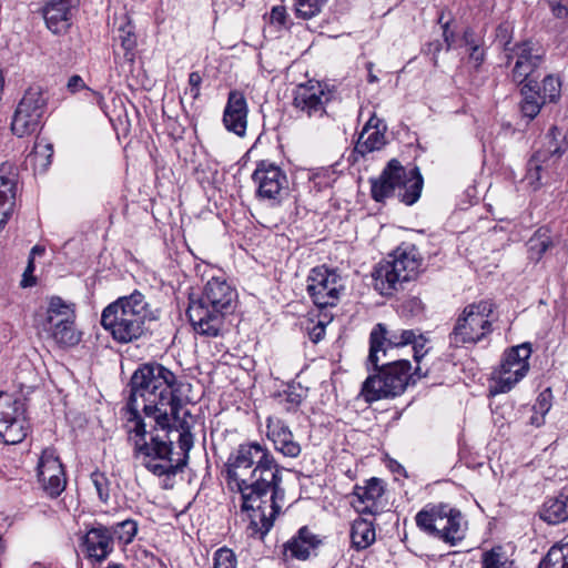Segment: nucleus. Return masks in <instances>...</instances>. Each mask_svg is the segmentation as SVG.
<instances>
[{"mask_svg":"<svg viewBox=\"0 0 568 568\" xmlns=\"http://www.w3.org/2000/svg\"><path fill=\"white\" fill-rule=\"evenodd\" d=\"M183 384L159 363L142 364L130 379L125 429L133 457L155 476H175L194 446L191 425L179 396Z\"/></svg>","mask_w":568,"mask_h":568,"instance_id":"obj_1","label":"nucleus"},{"mask_svg":"<svg viewBox=\"0 0 568 568\" xmlns=\"http://www.w3.org/2000/svg\"><path fill=\"white\" fill-rule=\"evenodd\" d=\"M227 485L241 494V509L247 514L250 537L263 539L282 509L285 491L282 468L266 446L244 443L225 464Z\"/></svg>","mask_w":568,"mask_h":568,"instance_id":"obj_2","label":"nucleus"},{"mask_svg":"<svg viewBox=\"0 0 568 568\" xmlns=\"http://www.w3.org/2000/svg\"><path fill=\"white\" fill-rule=\"evenodd\" d=\"M236 291L220 277H212L196 300H191L186 310L189 321L196 334L216 337L224 329L225 318L235 310Z\"/></svg>","mask_w":568,"mask_h":568,"instance_id":"obj_3","label":"nucleus"},{"mask_svg":"<svg viewBox=\"0 0 568 568\" xmlns=\"http://www.w3.org/2000/svg\"><path fill=\"white\" fill-rule=\"evenodd\" d=\"M158 318L144 294L133 291L110 303L101 314L102 327L121 344L140 339L148 332L146 322Z\"/></svg>","mask_w":568,"mask_h":568,"instance_id":"obj_4","label":"nucleus"},{"mask_svg":"<svg viewBox=\"0 0 568 568\" xmlns=\"http://www.w3.org/2000/svg\"><path fill=\"white\" fill-rule=\"evenodd\" d=\"M422 266V258L414 245L399 246L374 270V286L382 295H392L403 284L414 280Z\"/></svg>","mask_w":568,"mask_h":568,"instance_id":"obj_5","label":"nucleus"},{"mask_svg":"<svg viewBox=\"0 0 568 568\" xmlns=\"http://www.w3.org/2000/svg\"><path fill=\"white\" fill-rule=\"evenodd\" d=\"M423 176L417 166L406 170L399 161L393 159L377 180L372 181V196L382 202L397 192L400 202L413 205L423 190Z\"/></svg>","mask_w":568,"mask_h":568,"instance_id":"obj_6","label":"nucleus"},{"mask_svg":"<svg viewBox=\"0 0 568 568\" xmlns=\"http://www.w3.org/2000/svg\"><path fill=\"white\" fill-rule=\"evenodd\" d=\"M494 308L495 305L490 301L467 305L449 333V346L458 348L481 342L493 332L490 317Z\"/></svg>","mask_w":568,"mask_h":568,"instance_id":"obj_7","label":"nucleus"},{"mask_svg":"<svg viewBox=\"0 0 568 568\" xmlns=\"http://www.w3.org/2000/svg\"><path fill=\"white\" fill-rule=\"evenodd\" d=\"M408 371L410 363L407 359L377 365V373L363 383L361 395L367 403L400 395L409 384Z\"/></svg>","mask_w":568,"mask_h":568,"instance_id":"obj_8","label":"nucleus"},{"mask_svg":"<svg viewBox=\"0 0 568 568\" xmlns=\"http://www.w3.org/2000/svg\"><path fill=\"white\" fill-rule=\"evenodd\" d=\"M416 525L445 542L456 545L465 537V523L459 510L439 505L417 513Z\"/></svg>","mask_w":568,"mask_h":568,"instance_id":"obj_9","label":"nucleus"},{"mask_svg":"<svg viewBox=\"0 0 568 568\" xmlns=\"http://www.w3.org/2000/svg\"><path fill=\"white\" fill-rule=\"evenodd\" d=\"M546 50L532 40L514 44L505 59V67H511L508 74L513 83L519 85L526 81H535L532 75L545 62Z\"/></svg>","mask_w":568,"mask_h":568,"instance_id":"obj_10","label":"nucleus"},{"mask_svg":"<svg viewBox=\"0 0 568 568\" xmlns=\"http://www.w3.org/2000/svg\"><path fill=\"white\" fill-rule=\"evenodd\" d=\"M47 110V97L41 87H30L18 103L11 122L13 134L23 138L37 132Z\"/></svg>","mask_w":568,"mask_h":568,"instance_id":"obj_11","label":"nucleus"},{"mask_svg":"<svg viewBox=\"0 0 568 568\" xmlns=\"http://www.w3.org/2000/svg\"><path fill=\"white\" fill-rule=\"evenodd\" d=\"M333 98L334 91L326 83L310 80L295 87L292 105L298 116L318 120L327 114Z\"/></svg>","mask_w":568,"mask_h":568,"instance_id":"obj_12","label":"nucleus"},{"mask_svg":"<svg viewBox=\"0 0 568 568\" xmlns=\"http://www.w3.org/2000/svg\"><path fill=\"white\" fill-rule=\"evenodd\" d=\"M28 430L23 403L0 392V438L7 445H16L27 437Z\"/></svg>","mask_w":568,"mask_h":568,"instance_id":"obj_13","label":"nucleus"},{"mask_svg":"<svg viewBox=\"0 0 568 568\" xmlns=\"http://www.w3.org/2000/svg\"><path fill=\"white\" fill-rule=\"evenodd\" d=\"M343 288L342 277L324 265L312 268L307 276L306 291L320 308L335 306Z\"/></svg>","mask_w":568,"mask_h":568,"instance_id":"obj_14","label":"nucleus"},{"mask_svg":"<svg viewBox=\"0 0 568 568\" xmlns=\"http://www.w3.org/2000/svg\"><path fill=\"white\" fill-rule=\"evenodd\" d=\"M530 355L529 343L513 346L505 352L497 376L496 390L498 393L509 392L527 375Z\"/></svg>","mask_w":568,"mask_h":568,"instance_id":"obj_15","label":"nucleus"},{"mask_svg":"<svg viewBox=\"0 0 568 568\" xmlns=\"http://www.w3.org/2000/svg\"><path fill=\"white\" fill-rule=\"evenodd\" d=\"M257 185L256 195L262 200L280 204L286 194L288 180L286 173L276 164L261 161L252 174Z\"/></svg>","mask_w":568,"mask_h":568,"instance_id":"obj_16","label":"nucleus"},{"mask_svg":"<svg viewBox=\"0 0 568 568\" xmlns=\"http://www.w3.org/2000/svg\"><path fill=\"white\" fill-rule=\"evenodd\" d=\"M38 477L43 490L52 498L65 489L64 469L53 448H45L42 452L38 463Z\"/></svg>","mask_w":568,"mask_h":568,"instance_id":"obj_17","label":"nucleus"},{"mask_svg":"<svg viewBox=\"0 0 568 568\" xmlns=\"http://www.w3.org/2000/svg\"><path fill=\"white\" fill-rule=\"evenodd\" d=\"M80 546L88 559L102 562L114 550V537L108 526L95 521L81 538Z\"/></svg>","mask_w":568,"mask_h":568,"instance_id":"obj_18","label":"nucleus"},{"mask_svg":"<svg viewBox=\"0 0 568 568\" xmlns=\"http://www.w3.org/2000/svg\"><path fill=\"white\" fill-rule=\"evenodd\" d=\"M386 334V327L383 324H377L369 336L368 362L376 367L379 362L378 353L382 352L384 356L386 355V348L383 347L385 342L392 347H398L412 344L417 337L416 332L413 329L393 331L388 336Z\"/></svg>","mask_w":568,"mask_h":568,"instance_id":"obj_19","label":"nucleus"},{"mask_svg":"<svg viewBox=\"0 0 568 568\" xmlns=\"http://www.w3.org/2000/svg\"><path fill=\"white\" fill-rule=\"evenodd\" d=\"M247 113L248 108L244 94L237 90L230 91L223 112V123L226 130L243 136L247 126Z\"/></svg>","mask_w":568,"mask_h":568,"instance_id":"obj_20","label":"nucleus"},{"mask_svg":"<svg viewBox=\"0 0 568 568\" xmlns=\"http://www.w3.org/2000/svg\"><path fill=\"white\" fill-rule=\"evenodd\" d=\"M75 321V311L72 303H68L60 296H52L49 300L45 313L37 316V327L40 332L45 333L64 323H73Z\"/></svg>","mask_w":568,"mask_h":568,"instance_id":"obj_21","label":"nucleus"},{"mask_svg":"<svg viewBox=\"0 0 568 568\" xmlns=\"http://www.w3.org/2000/svg\"><path fill=\"white\" fill-rule=\"evenodd\" d=\"M80 0H50L43 8V18L49 30L54 34L68 31L71 26L72 11Z\"/></svg>","mask_w":568,"mask_h":568,"instance_id":"obj_22","label":"nucleus"},{"mask_svg":"<svg viewBox=\"0 0 568 568\" xmlns=\"http://www.w3.org/2000/svg\"><path fill=\"white\" fill-rule=\"evenodd\" d=\"M267 438L273 443L276 452L284 457L296 458L301 455L302 447L294 439L290 427L278 418H267Z\"/></svg>","mask_w":568,"mask_h":568,"instance_id":"obj_23","label":"nucleus"},{"mask_svg":"<svg viewBox=\"0 0 568 568\" xmlns=\"http://www.w3.org/2000/svg\"><path fill=\"white\" fill-rule=\"evenodd\" d=\"M384 494V488L377 478H372L366 486H356L353 501L355 509L361 514L375 515L378 513V499Z\"/></svg>","mask_w":568,"mask_h":568,"instance_id":"obj_24","label":"nucleus"},{"mask_svg":"<svg viewBox=\"0 0 568 568\" xmlns=\"http://www.w3.org/2000/svg\"><path fill=\"white\" fill-rule=\"evenodd\" d=\"M320 544L321 540L317 536L312 534L307 527H302L297 535L284 545V551L285 554L288 552L293 558L305 560Z\"/></svg>","mask_w":568,"mask_h":568,"instance_id":"obj_25","label":"nucleus"},{"mask_svg":"<svg viewBox=\"0 0 568 568\" xmlns=\"http://www.w3.org/2000/svg\"><path fill=\"white\" fill-rule=\"evenodd\" d=\"M540 518L550 524L557 525L568 519V494H559L556 497L547 498L539 511Z\"/></svg>","mask_w":568,"mask_h":568,"instance_id":"obj_26","label":"nucleus"},{"mask_svg":"<svg viewBox=\"0 0 568 568\" xmlns=\"http://www.w3.org/2000/svg\"><path fill=\"white\" fill-rule=\"evenodd\" d=\"M375 120L374 116L368 120L355 145V151L362 155L379 150L385 144L384 134L376 128V124L373 125Z\"/></svg>","mask_w":568,"mask_h":568,"instance_id":"obj_27","label":"nucleus"},{"mask_svg":"<svg viewBox=\"0 0 568 568\" xmlns=\"http://www.w3.org/2000/svg\"><path fill=\"white\" fill-rule=\"evenodd\" d=\"M351 540L357 550L366 549L375 540V529L372 521L358 518L355 519L351 528Z\"/></svg>","mask_w":568,"mask_h":568,"instance_id":"obj_28","label":"nucleus"},{"mask_svg":"<svg viewBox=\"0 0 568 568\" xmlns=\"http://www.w3.org/2000/svg\"><path fill=\"white\" fill-rule=\"evenodd\" d=\"M306 396L307 388L301 384H288L285 389L275 395V398L286 412H295Z\"/></svg>","mask_w":568,"mask_h":568,"instance_id":"obj_29","label":"nucleus"},{"mask_svg":"<svg viewBox=\"0 0 568 568\" xmlns=\"http://www.w3.org/2000/svg\"><path fill=\"white\" fill-rule=\"evenodd\" d=\"M44 334L59 347H72L81 341V333L77 331L74 322L59 325Z\"/></svg>","mask_w":568,"mask_h":568,"instance_id":"obj_30","label":"nucleus"},{"mask_svg":"<svg viewBox=\"0 0 568 568\" xmlns=\"http://www.w3.org/2000/svg\"><path fill=\"white\" fill-rule=\"evenodd\" d=\"M17 168L9 162L0 164V197L16 199L17 191Z\"/></svg>","mask_w":568,"mask_h":568,"instance_id":"obj_31","label":"nucleus"},{"mask_svg":"<svg viewBox=\"0 0 568 568\" xmlns=\"http://www.w3.org/2000/svg\"><path fill=\"white\" fill-rule=\"evenodd\" d=\"M109 529L112 531L114 542L126 546L131 544L138 534L139 526L134 519L126 518L122 521L115 523Z\"/></svg>","mask_w":568,"mask_h":568,"instance_id":"obj_32","label":"nucleus"},{"mask_svg":"<svg viewBox=\"0 0 568 568\" xmlns=\"http://www.w3.org/2000/svg\"><path fill=\"white\" fill-rule=\"evenodd\" d=\"M116 40L120 41V44L124 50L125 60L132 62L134 60V50L138 41L135 28L130 21H126L124 24L119 27Z\"/></svg>","mask_w":568,"mask_h":568,"instance_id":"obj_33","label":"nucleus"},{"mask_svg":"<svg viewBox=\"0 0 568 568\" xmlns=\"http://www.w3.org/2000/svg\"><path fill=\"white\" fill-rule=\"evenodd\" d=\"M538 568H568V542L554 545Z\"/></svg>","mask_w":568,"mask_h":568,"instance_id":"obj_34","label":"nucleus"},{"mask_svg":"<svg viewBox=\"0 0 568 568\" xmlns=\"http://www.w3.org/2000/svg\"><path fill=\"white\" fill-rule=\"evenodd\" d=\"M514 37V24L509 21H504L499 23L495 30V44L498 49L503 51V57L505 58L508 52L514 48L513 42Z\"/></svg>","mask_w":568,"mask_h":568,"instance_id":"obj_35","label":"nucleus"},{"mask_svg":"<svg viewBox=\"0 0 568 568\" xmlns=\"http://www.w3.org/2000/svg\"><path fill=\"white\" fill-rule=\"evenodd\" d=\"M544 163H547V153L544 151H536L528 162L526 180L534 189L540 184Z\"/></svg>","mask_w":568,"mask_h":568,"instance_id":"obj_36","label":"nucleus"},{"mask_svg":"<svg viewBox=\"0 0 568 568\" xmlns=\"http://www.w3.org/2000/svg\"><path fill=\"white\" fill-rule=\"evenodd\" d=\"M560 132L557 126H551L546 134V140H548V145L545 149H540L539 151H544L547 153V162L552 161L555 163L561 155L565 153L567 145L566 143H559L558 136Z\"/></svg>","mask_w":568,"mask_h":568,"instance_id":"obj_37","label":"nucleus"},{"mask_svg":"<svg viewBox=\"0 0 568 568\" xmlns=\"http://www.w3.org/2000/svg\"><path fill=\"white\" fill-rule=\"evenodd\" d=\"M294 10L297 18L308 20L317 16L327 0H293Z\"/></svg>","mask_w":568,"mask_h":568,"instance_id":"obj_38","label":"nucleus"},{"mask_svg":"<svg viewBox=\"0 0 568 568\" xmlns=\"http://www.w3.org/2000/svg\"><path fill=\"white\" fill-rule=\"evenodd\" d=\"M561 82L558 78L549 74L542 80V87L540 91L541 100L547 102H555L560 97Z\"/></svg>","mask_w":568,"mask_h":568,"instance_id":"obj_39","label":"nucleus"},{"mask_svg":"<svg viewBox=\"0 0 568 568\" xmlns=\"http://www.w3.org/2000/svg\"><path fill=\"white\" fill-rule=\"evenodd\" d=\"M552 246L550 237L546 231L538 230L537 233L529 240V251L536 258H540L547 250Z\"/></svg>","mask_w":568,"mask_h":568,"instance_id":"obj_40","label":"nucleus"},{"mask_svg":"<svg viewBox=\"0 0 568 568\" xmlns=\"http://www.w3.org/2000/svg\"><path fill=\"white\" fill-rule=\"evenodd\" d=\"M213 559V568H237L236 556L229 548L217 549Z\"/></svg>","mask_w":568,"mask_h":568,"instance_id":"obj_41","label":"nucleus"},{"mask_svg":"<svg viewBox=\"0 0 568 568\" xmlns=\"http://www.w3.org/2000/svg\"><path fill=\"white\" fill-rule=\"evenodd\" d=\"M92 483L97 489V493L99 495L100 500L108 501L110 494H109V480L106 476L103 473L94 471L91 475Z\"/></svg>","mask_w":568,"mask_h":568,"instance_id":"obj_42","label":"nucleus"},{"mask_svg":"<svg viewBox=\"0 0 568 568\" xmlns=\"http://www.w3.org/2000/svg\"><path fill=\"white\" fill-rule=\"evenodd\" d=\"M483 568H513V562L501 560V556L491 550L484 555Z\"/></svg>","mask_w":568,"mask_h":568,"instance_id":"obj_43","label":"nucleus"},{"mask_svg":"<svg viewBox=\"0 0 568 568\" xmlns=\"http://www.w3.org/2000/svg\"><path fill=\"white\" fill-rule=\"evenodd\" d=\"M551 408V392L550 389H545L544 392H541L534 406H532V409H534V413L535 414H539L541 416H545Z\"/></svg>","mask_w":568,"mask_h":568,"instance_id":"obj_44","label":"nucleus"},{"mask_svg":"<svg viewBox=\"0 0 568 568\" xmlns=\"http://www.w3.org/2000/svg\"><path fill=\"white\" fill-rule=\"evenodd\" d=\"M202 77L197 71L189 74V89L185 90L184 94L190 95L192 101H195L200 97Z\"/></svg>","mask_w":568,"mask_h":568,"instance_id":"obj_45","label":"nucleus"},{"mask_svg":"<svg viewBox=\"0 0 568 568\" xmlns=\"http://www.w3.org/2000/svg\"><path fill=\"white\" fill-rule=\"evenodd\" d=\"M521 85L523 101H541L540 91L536 90V81H526Z\"/></svg>","mask_w":568,"mask_h":568,"instance_id":"obj_46","label":"nucleus"},{"mask_svg":"<svg viewBox=\"0 0 568 568\" xmlns=\"http://www.w3.org/2000/svg\"><path fill=\"white\" fill-rule=\"evenodd\" d=\"M53 154L52 145L49 143L37 142L34 146L33 158L36 161L39 159H45V163L43 165L50 164L51 158Z\"/></svg>","mask_w":568,"mask_h":568,"instance_id":"obj_47","label":"nucleus"},{"mask_svg":"<svg viewBox=\"0 0 568 568\" xmlns=\"http://www.w3.org/2000/svg\"><path fill=\"white\" fill-rule=\"evenodd\" d=\"M16 199H1L0 197V230L7 224L10 215L13 212Z\"/></svg>","mask_w":568,"mask_h":568,"instance_id":"obj_48","label":"nucleus"},{"mask_svg":"<svg viewBox=\"0 0 568 568\" xmlns=\"http://www.w3.org/2000/svg\"><path fill=\"white\" fill-rule=\"evenodd\" d=\"M545 104V102L541 101H521V112L524 116L528 118L529 120H532L537 114L540 112V109Z\"/></svg>","mask_w":568,"mask_h":568,"instance_id":"obj_49","label":"nucleus"},{"mask_svg":"<svg viewBox=\"0 0 568 568\" xmlns=\"http://www.w3.org/2000/svg\"><path fill=\"white\" fill-rule=\"evenodd\" d=\"M427 339L422 335H417L415 342L412 343L414 349V359L419 364L422 358L427 354L428 348H426Z\"/></svg>","mask_w":568,"mask_h":568,"instance_id":"obj_50","label":"nucleus"},{"mask_svg":"<svg viewBox=\"0 0 568 568\" xmlns=\"http://www.w3.org/2000/svg\"><path fill=\"white\" fill-rule=\"evenodd\" d=\"M469 50L468 62L471 63L475 69H478L485 60V51L476 44L470 45Z\"/></svg>","mask_w":568,"mask_h":568,"instance_id":"obj_51","label":"nucleus"},{"mask_svg":"<svg viewBox=\"0 0 568 568\" xmlns=\"http://www.w3.org/2000/svg\"><path fill=\"white\" fill-rule=\"evenodd\" d=\"M34 271V262L32 256H29L28 265L24 270L23 277L21 281L22 287H29L36 284V278L32 276V273Z\"/></svg>","mask_w":568,"mask_h":568,"instance_id":"obj_52","label":"nucleus"},{"mask_svg":"<svg viewBox=\"0 0 568 568\" xmlns=\"http://www.w3.org/2000/svg\"><path fill=\"white\" fill-rule=\"evenodd\" d=\"M286 18V10L282 6H276L271 11V22H275L278 24H284Z\"/></svg>","mask_w":568,"mask_h":568,"instance_id":"obj_53","label":"nucleus"},{"mask_svg":"<svg viewBox=\"0 0 568 568\" xmlns=\"http://www.w3.org/2000/svg\"><path fill=\"white\" fill-rule=\"evenodd\" d=\"M70 92L74 93L81 89L85 88V83L80 75H72L67 84Z\"/></svg>","mask_w":568,"mask_h":568,"instance_id":"obj_54","label":"nucleus"},{"mask_svg":"<svg viewBox=\"0 0 568 568\" xmlns=\"http://www.w3.org/2000/svg\"><path fill=\"white\" fill-rule=\"evenodd\" d=\"M87 91H88L87 99L92 101L93 103L98 104L99 108L104 111L106 105H105L103 95L100 92H97L91 89H87Z\"/></svg>","mask_w":568,"mask_h":568,"instance_id":"obj_55","label":"nucleus"},{"mask_svg":"<svg viewBox=\"0 0 568 568\" xmlns=\"http://www.w3.org/2000/svg\"><path fill=\"white\" fill-rule=\"evenodd\" d=\"M324 334H325V326L322 323H318L310 332V337L314 343H317L323 338Z\"/></svg>","mask_w":568,"mask_h":568,"instance_id":"obj_56","label":"nucleus"},{"mask_svg":"<svg viewBox=\"0 0 568 568\" xmlns=\"http://www.w3.org/2000/svg\"><path fill=\"white\" fill-rule=\"evenodd\" d=\"M550 9H551L552 14L557 18H564L568 14L567 7L559 2H551Z\"/></svg>","mask_w":568,"mask_h":568,"instance_id":"obj_57","label":"nucleus"},{"mask_svg":"<svg viewBox=\"0 0 568 568\" xmlns=\"http://www.w3.org/2000/svg\"><path fill=\"white\" fill-rule=\"evenodd\" d=\"M443 37L444 42L446 43V49L449 50L453 44V33L449 32L448 24L444 26Z\"/></svg>","mask_w":568,"mask_h":568,"instance_id":"obj_58","label":"nucleus"},{"mask_svg":"<svg viewBox=\"0 0 568 568\" xmlns=\"http://www.w3.org/2000/svg\"><path fill=\"white\" fill-rule=\"evenodd\" d=\"M408 376H410L409 383L412 382L413 384H415L417 379H420L423 376H426V373H422V368L417 366L413 374L408 373Z\"/></svg>","mask_w":568,"mask_h":568,"instance_id":"obj_59","label":"nucleus"},{"mask_svg":"<svg viewBox=\"0 0 568 568\" xmlns=\"http://www.w3.org/2000/svg\"><path fill=\"white\" fill-rule=\"evenodd\" d=\"M544 417L545 416H541L539 414H535L530 417V424L534 425V426H537L539 427L540 425L544 424Z\"/></svg>","mask_w":568,"mask_h":568,"instance_id":"obj_60","label":"nucleus"},{"mask_svg":"<svg viewBox=\"0 0 568 568\" xmlns=\"http://www.w3.org/2000/svg\"><path fill=\"white\" fill-rule=\"evenodd\" d=\"M367 70H368V82L369 83L377 82L378 78L373 72V63L372 62L367 63Z\"/></svg>","mask_w":568,"mask_h":568,"instance_id":"obj_61","label":"nucleus"},{"mask_svg":"<svg viewBox=\"0 0 568 568\" xmlns=\"http://www.w3.org/2000/svg\"><path fill=\"white\" fill-rule=\"evenodd\" d=\"M44 253V247L40 245H36L31 248L30 256L34 260L36 255H42Z\"/></svg>","mask_w":568,"mask_h":568,"instance_id":"obj_62","label":"nucleus"},{"mask_svg":"<svg viewBox=\"0 0 568 568\" xmlns=\"http://www.w3.org/2000/svg\"><path fill=\"white\" fill-rule=\"evenodd\" d=\"M440 42L439 41H435V42H432L429 43V50H433L434 53H437L440 51Z\"/></svg>","mask_w":568,"mask_h":568,"instance_id":"obj_63","label":"nucleus"},{"mask_svg":"<svg viewBox=\"0 0 568 568\" xmlns=\"http://www.w3.org/2000/svg\"><path fill=\"white\" fill-rule=\"evenodd\" d=\"M31 568H45V567H43V566H42V565H40V564H33Z\"/></svg>","mask_w":568,"mask_h":568,"instance_id":"obj_64","label":"nucleus"}]
</instances>
